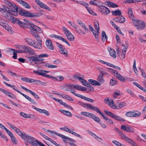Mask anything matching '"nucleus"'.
I'll return each instance as SVG.
<instances>
[{"instance_id": "obj_41", "label": "nucleus", "mask_w": 146, "mask_h": 146, "mask_svg": "<svg viewBox=\"0 0 146 146\" xmlns=\"http://www.w3.org/2000/svg\"><path fill=\"white\" fill-rule=\"evenodd\" d=\"M143 1V0H127L125 1V2L129 3H137L141 1Z\"/></svg>"}, {"instance_id": "obj_45", "label": "nucleus", "mask_w": 146, "mask_h": 146, "mask_svg": "<svg viewBox=\"0 0 146 146\" xmlns=\"http://www.w3.org/2000/svg\"><path fill=\"white\" fill-rule=\"evenodd\" d=\"M3 83L5 84L6 86H9V87H10L11 88H13V89L16 91H17V92H19H19H19V91H18L17 89L16 88H15V86H12L10 84H9L8 83H7L6 82H3Z\"/></svg>"}, {"instance_id": "obj_7", "label": "nucleus", "mask_w": 146, "mask_h": 146, "mask_svg": "<svg viewBox=\"0 0 146 146\" xmlns=\"http://www.w3.org/2000/svg\"><path fill=\"white\" fill-rule=\"evenodd\" d=\"M10 0H3L4 3L10 7L11 10L18 12V7L15 4L11 3Z\"/></svg>"}, {"instance_id": "obj_17", "label": "nucleus", "mask_w": 146, "mask_h": 146, "mask_svg": "<svg viewBox=\"0 0 146 146\" xmlns=\"http://www.w3.org/2000/svg\"><path fill=\"white\" fill-rule=\"evenodd\" d=\"M0 91L3 92L7 96L11 98H13V96H14V95L11 92H9L8 91L2 88H0Z\"/></svg>"}, {"instance_id": "obj_2", "label": "nucleus", "mask_w": 146, "mask_h": 146, "mask_svg": "<svg viewBox=\"0 0 146 146\" xmlns=\"http://www.w3.org/2000/svg\"><path fill=\"white\" fill-rule=\"evenodd\" d=\"M23 139L26 140L31 144L33 145L38 146L39 143L40 142L36 140L33 137L24 133V135L22 137Z\"/></svg>"}, {"instance_id": "obj_15", "label": "nucleus", "mask_w": 146, "mask_h": 146, "mask_svg": "<svg viewBox=\"0 0 146 146\" xmlns=\"http://www.w3.org/2000/svg\"><path fill=\"white\" fill-rule=\"evenodd\" d=\"M45 44L47 48L51 50H53L54 49V47L52 44L51 41L49 39L46 40Z\"/></svg>"}, {"instance_id": "obj_19", "label": "nucleus", "mask_w": 146, "mask_h": 146, "mask_svg": "<svg viewBox=\"0 0 146 146\" xmlns=\"http://www.w3.org/2000/svg\"><path fill=\"white\" fill-rule=\"evenodd\" d=\"M25 40L28 44L34 47V46L35 45V42L33 40L29 38H26L25 39Z\"/></svg>"}, {"instance_id": "obj_4", "label": "nucleus", "mask_w": 146, "mask_h": 146, "mask_svg": "<svg viewBox=\"0 0 146 146\" xmlns=\"http://www.w3.org/2000/svg\"><path fill=\"white\" fill-rule=\"evenodd\" d=\"M29 28L31 32L32 35L34 36L38 34V33H41L42 32L40 28L38 27L35 25L32 22L30 24Z\"/></svg>"}, {"instance_id": "obj_55", "label": "nucleus", "mask_w": 146, "mask_h": 146, "mask_svg": "<svg viewBox=\"0 0 146 146\" xmlns=\"http://www.w3.org/2000/svg\"><path fill=\"white\" fill-rule=\"evenodd\" d=\"M3 27H4L5 29L7 30L9 32L10 31H11V28L9 26L7 25H5V24L3 25Z\"/></svg>"}, {"instance_id": "obj_42", "label": "nucleus", "mask_w": 146, "mask_h": 146, "mask_svg": "<svg viewBox=\"0 0 146 146\" xmlns=\"http://www.w3.org/2000/svg\"><path fill=\"white\" fill-rule=\"evenodd\" d=\"M141 113L138 111H133V117H138L141 115Z\"/></svg>"}, {"instance_id": "obj_11", "label": "nucleus", "mask_w": 146, "mask_h": 146, "mask_svg": "<svg viewBox=\"0 0 146 146\" xmlns=\"http://www.w3.org/2000/svg\"><path fill=\"white\" fill-rule=\"evenodd\" d=\"M34 36H35L36 40L38 41V42L37 44L35 42V45L34 46V47L39 49H41L42 47V41L40 40L39 35L38 34Z\"/></svg>"}, {"instance_id": "obj_22", "label": "nucleus", "mask_w": 146, "mask_h": 146, "mask_svg": "<svg viewBox=\"0 0 146 146\" xmlns=\"http://www.w3.org/2000/svg\"><path fill=\"white\" fill-rule=\"evenodd\" d=\"M91 110L96 111L97 113L100 114L101 116L103 115V113L99 111V108L90 105V107Z\"/></svg>"}, {"instance_id": "obj_33", "label": "nucleus", "mask_w": 146, "mask_h": 146, "mask_svg": "<svg viewBox=\"0 0 146 146\" xmlns=\"http://www.w3.org/2000/svg\"><path fill=\"white\" fill-rule=\"evenodd\" d=\"M128 14L129 17L130 18L132 19L133 18V15L131 8H129L128 9Z\"/></svg>"}, {"instance_id": "obj_48", "label": "nucleus", "mask_w": 146, "mask_h": 146, "mask_svg": "<svg viewBox=\"0 0 146 146\" xmlns=\"http://www.w3.org/2000/svg\"><path fill=\"white\" fill-rule=\"evenodd\" d=\"M94 28L96 31H99V26L98 22L97 21H96L94 23Z\"/></svg>"}, {"instance_id": "obj_14", "label": "nucleus", "mask_w": 146, "mask_h": 146, "mask_svg": "<svg viewBox=\"0 0 146 146\" xmlns=\"http://www.w3.org/2000/svg\"><path fill=\"white\" fill-rule=\"evenodd\" d=\"M35 1L37 3V4L41 7L46 9L49 11L51 10V9L47 6V5L44 4L42 2L39 1V0H35Z\"/></svg>"}, {"instance_id": "obj_29", "label": "nucleus", "mask_w": 146, "mask_h": 146, "mask_svg": "<svg viewBox=\"0 0 146 146\" xmlns=\"http://www.w3.org/2000/svg\"><path fill=\"white\" fill-rule=\"evenodd\" d=\"M63 29L67 37L72 35L66 27H63Z\"/></svg>"}, {"instance_id": "obj_27", "label": "nucleus", "mask_w": 146, "mask_h": 146, "mask_svg": "<svg viewBox=\"0 0 146 146\" xmlns=\"http://www.w3.org/2000/svg\"><path fill=\"white\" fill-rule=\"evenodd\" d=\"M29 60L31 62H36L40 61V60L36 56H32L29 58Z\"/></svg>"}, {"instance_id": "obj_59", "label": "nucleus", "mask_w": 146, "mask_h": 146, "mask_svg": "<svg viewBox=\"0 0 146 146\" xmlns=\"http://www.w3.org/2000/svg\"><path fill=\"white\" fill-rule=\"evenodd\" d=\"M60 129L62 130L68 132H69L70 130L67 128V127L65 126L64 127L60 128Z\"/></svg>"}, {"instance_id": "obj_40", "label": "nucleus", "mask_w": 146, "mask_h": 146, "mask_svg": "<svg viewBox=\"0 0 146 146\" xmlns=\"http://www.w3.org/2000/svg\"><path fill=\"white\" fill-rule=\"evenodd\" d=\"M126 105L124 102H119L117 104V106L119 109L121 108L124 107Z\"/></svg>"}, {"instance_id": "obj_35", "label": "nucleus", "mask_w": 146, "mask_h": 146, "mask_svg": "<svg viewBox=\"0 0 146 146\" xmlns=\"http://www.w3.org/2000/svg\"><path fill=\"white\" fill-rule=\"evenodd\" d=\"M102 40L104 42L106 41L108 38V36L106 35L105 32L104 31H102Z\"/></svg>"}, {"instance_id": "obj_43", "label": "nucleus", "mask_w": 146, "mask_h": 146, "mask_svg": "<svg viewBox=\"0 0 146 146\" xmlns=\"http://www.w3.org/2000/svg\"><path fill=\"white\" fill-rule=\"evenodd\" d=\"M81 114L85 116L90 117L92 113L86 111H81L80 113Z\"/></svg>"}, {"instance_id": "obj_28", "label": "nucleus", "mask_w": 146, "mask_h": 146, "mask_svg": "<svg viewBox=\"0 0 146 146\" xmlns=\"http://www.w3.org/2000/svg\"><path fill=\"white\" fill-rule=\"evenodd\" d=\"M24 48H25V50H23L25 51L24 53L27 52L31 54H33V50L30 47L25 46V47Z\"/></svg>"}, {"instance_id": "obj_5", "label": "nucleus", "mask_w": 146, "mask_h": 146, "mask_svg": "<svg viewBox=\"0 0 146 146\" xmlns=\"http://www.w3.org/2000/svg\"><path fill=\"white\" fill-rule=\"evenodd\" d=\"M104 113L107 115L111 117L114 119L115 120L118 121L124 122L125 120L123 118L121 117L119 115H115L113 113L105 110L104 111Z\"/></svg>"}, {"instance_id": "obj_6", "label": "nucleus", "mask_w": 146, "mask_h": 146, "mask_svg": "<svg viewBox=\"0 0 146 146\" xmlns=\"http://www.w3.org/2000/svg\"><path fill=\"white\" fill-rule=\"evenodd\" d=\"M19 13L22 15L27 17L35 18L38 17V15L36 13H31L23 9L20 10Z\"/></svg>"}, {"instance_id": "obj_31", "label": "nucleus", "mask_w": 146, "mask_h": 146, "mask_svg": "<svg viewBox=\"0 0 146 146\" xmlns=\"http://www.w3.org/2000/svg\"><path fill=\"white\" fill-rule=\"evenodd\" d=\"M114 75L119 80L123 82L125 81V79L119 73L117 72V73L115 74Z\"/></svg>"}, {"instance_id": "obj_25", "label": "nucleus", "mask_w": 146, "mask_h": 146, "mask_svg": "<svg viewBox=\"0 0 146 146\" xmlns=\"http://www.w3.org/2000/svg\"><path fill=\"white\" fill-rule=\"evenodd\" d=\"M90 118L93 119L95 121L98 123H99L101 120L100 118L96 116L95 115L92 113Z\"/></svg>"}, {"instance_id": "obj_21", "label": "nucleus", "mask_w": 146, "mask_h": 146, "mask_svg": "<svg viewBox=\"0 0 146 146\" xmlns=\"http://www.w3.org/2000/svg\"><path fill=\"white\" fill-rule=\"evenodd\" d=\"M113 20L115 22L122 23L125 21V18L122 16H119L114 19Z\"/></svg>"}, {"instance_id": "obj_53", "label": "nucleus", "mask_w": 146, "mask_h": 146, "mask_svg": "<svg viewBox=\"0 0 146 146\" xmlns=\"http://www.w3.org/2000/svg\"><path fill=\"white\" fill-rule=\"evenodd\" d=\"M16 133L18 134L22 138V137L24 135V133H23L22 131L19 129H17L15 131Z\"/></svg>"}, {"instance_id": "obj_44", "label": "nucleus", "mask_w": 146, "mask_h": 146, "mask_svg": "<svg viewBox=\"0 0 146 146\" xmlns=\"http://www.w3.org/2000/svg\"><path fill=\"white\" fill-rule=\"evenodd\" d=\"M105 102L106 103L108 104L109 105L111 104H113L114 103V102L112 100H109L108 98H107L106 99L104 100Z\"/></svg>"}, {"instance_id": "obj_49", "label": "nucleus", "mask_w": 146, "mask_h": 146, "mask_svg": "<svg viewBox=\"0 0 146 146\" xmlns=\"http://www.w3.org/2000/svg\"><path fill=\"white\" fill-rule=\"evenodd\" d=\"M12 141L13 142V144H17V140L15 137H14L13 135L10 137Z\"/></svg>"}, {"instance_id": "obj_24", "label": "nucleus", "mask_w": 146, "mask_h": 146, "mask_svg": "<svg viewBox=\"0 0 146 146\" xmlns=\"http://www.w3.org/2000/svg\"><path fill=\"white\" fill-rule=\"evenodd\" d=\"M88 82L90 84L93 85L100 86L101 85L100 83L98 82V81L93 79H89L88 80Z\"/></svg>"}, {"instance_id": "obj_62", "label": "nucleus", "mask_w": 146, "mask_h": 146, "mask_svg": "<svg viewBox=\"0 0 146 146\" xmlns=\"http://www.w3.org/2000/svg\"><path fill=\"white\" fill-rule=\"evenodd\" d=\"M109 71L112 74H113L114 75L115 74L117 73V71L116 70L111 69V68H109Z\"/></svg>"}, {"instance_id": "obj_57", "label": "nucleus", "mask_w": 146, "mask_h": 146, "mask_svg": "<svg viewBox=\"0 0 146 146\" xmlns=\"http://www.w3.org/2000/svg\"><path fill=\"white\" fill-rule=\"evenodd\" d=\"M126 91L130 95H131L133 97L135 96V94L132 92L131 90L129 89H127L126 90Z\"/></svg>"}, {"instance_id": "obj_54", "label": "nucleus", "mask_w": 146, "mask_h": 146, "mask_svg": "<svg viewBox=\"0 0 146 146\" xmlns=\"http://www.w3.org/2000/svg\"><path fill=\"white\" fill-rule=\"evenodd\" d=\"M29 92V93H31L36 99H38L39 98V97L37 95L35 94L34 92L31 91V90H30Z\"/></svg>"}, {"instance_id": "obj_18", "label": "nucleus", "mask_w": 146, "mask_h": 146, "mask_svg": "<svg viewBox=\"0 0 146 146\" xmlns=\"http://www.w3.org/2000/svg\"><path fill=\"white\" fill-rule=\"evenodd\" d=\"M72 88H74L78 90L83 91H85L87 90L86 87H82L77 84L74 85L72 84Z\"/></svg>"}, {"instance_id": "obj_38", "label": "nucleus", "mask_w": 146, "mask_h": 146, "mask_svg": "<svg viewBox=\"0 0 146 146\" xmlns=\"http://www.w3.org/2000/svg\"><path fill=\"white\" fill-rule=\"evenodd\" d=\"M9 20L14 23H16L18 24V21H19V19L15 18L13 16H11L9 19Z\"/></svg>"}, {"instance_id": "obj_23", "label": "nucleus", "mask_w": 146, "mask_h": 146, "mask_svg": "<svg viewBox=\"0 0 146 146\" xmlns=\"http://www.w3.org/2000/svg\"><path fill=\"white\" fill-rule=\"evenodd\" d=\"M110 55L112 57L115 58L116 57V52L115 50L111 48L108 49Z\"/></svg>"}, {"instance_id": "obj_30", "label": "nucleus", "mask_w": 146, "mask_h": 146, "mask_svg": "<svg viewBox=\"0 0 146 146\" xmlns=\"http://www.w3.org/2000/svg\"><path fill=\"white\" fill-rule=\"evenodd\" d=\"M72 84H68L64 86L63 87V89L65 91H70L71 89L72 88Z\"/></svg>"}, {"instance_id": "obj_64", "label": "nucleus", "mask_w": 146, "mask_h": 146, "mask_svg": "<svg viewBox=\"0 0 146 146\" xmlns=\"http://www.w3.org/2000/svg\"><path fill=\"white\" fill-rule=\"evenodd\" d=\"M116 82H117L115 80L112 79L110 80V83L111 86H113L116 84Z\"/></svg>"}, {"instance_id": "obj_46", "label": "nucleus", "mask_w": 146, "mask_h": 146, "mask_svg": "<svg viewBox=\"0 0 146 146\" xmlns=\"http://www.w3.org/2000/svg\"><path fill=\"white\" fill-rule=\"evenodd\" d=\"M102 75H100L98 77L97 80L100 83H102L104 82V80L103 78Z\"/></svg>"}, {"instance_id": "obj_32", "label": "nucleus", "mask_w": 146, "mask_h": 146, "mask_svg": "<svg viewBox=\"0 0 146 146\" xmlns=\"http://www.w3.org/2000/svg\"><path fill=\"white\" fill-rule=\"evenodd\" d=\"M112 15L114 16L119 15H121V12L119 9H116L115 11H112Z\"/></svg>"}, {"instance_id": "obj_56", "label": "nucleus", "mask_w": 146, "mask_h": 146, "mask_svg": "<svg viewBox=\"0 0 146 146\" xmlns=\"http://www.w3.org/2000/svg\"><path fill=\"white\" fill-rule=\"evenodd\" d=\"M79 4L84 6L86 8L88 6H89V4L86 3V2L83 1H80L79 2Z\"/></svg>"}, {"instance_id": "obj_34", "label": "nucleus", "mask_w": 146, "mask_h": 146, "mask_svg": "<svg viewBox=\"0 0 146 146\" xmlns=\"http://www.w3.org/2000/svg\"><path fill=\"white\" fill-rule=\"evenodd\" d=\"M93 33L94 35L95 36V38H96V40L98 41L99 40V39L98 38V34L99 33V31H96L94 30H93L92 31H91Z\"/></svg>"}, {"instance_id": "obj_47", "label": "nucleus", "mask_w": 146, "mask_h": 146, "mask_svg": "<svg viewBox=\"0 0 146 146\" xmlns=\"http://www.w3.org/2000/svg\"><path fill=\"white\" fill-rule=\"evenodd\" d=\"M119 135L121 137L122 139L124 140L125 141L126 139L128 137L125 135L122 131L120 133Z\"/></svg>"}, {"instance_id": "obj_10", "label": "nucleus", "mask_w": 146, "mask_h": 146, "mask_svg": "<svg viewBox=\"0 0 146 146\" xmlns=\"http://www.w3.org/2000/svg\"><path fill=\"white\" fill-rule=\"evenodd\" d=\"M98 11L105 15H108L110 13V10L107 7L104 6H99Z\"/></svg>"}, {"instance_id": "obj_50", "label": "nucleus", "mask_w": 146, "mask_h": 146, "mask_svg": "<svg viewBox=\"0 0 146 146\" xmlns=\"http://www.w3.org/2000/svg\"><path fill=\"white\" fill-rule=\"evenodd\" d=\"M133 111H129L127 112L125 115L126 116L128 117H133Z\"/></svg>"}, {"instance_id": "obj_1", "label": "nucleus", "mask_w": 146, "mask_h": 146, "mask_svg": "<svg viewBox=\"0 0 146 146\" xmlns=\"http://www.w3.org/2000/svg\"><path fill=\"white\" fill-rule=\"evenodd\" d=\"M3 8H0V12L3 16L5 17H8L10 15L14 16H17V12L13 11V10H10L5 5H2Z\"/></svg>"}, {"instance_id": "obj_58", "label": "nucleus", "mask_w": 146, "mask_h": 146, "mask_svg": "<svg viewBox=\"0 0 146 146\" xmlns=\"http://www.w3.org/2000/svg\"><path fill=\"white\" fill-rule=\"evenodd\" d=\"M114 27L117 30L119 33L122 35H123V34L121 32L120 28L119 27L117 26V25H115V26H114Z\"/></svg>"}, {"instance_id": "obj_26", "label": "nucleus", "mask_w": 146, "mask_h": 146, "mask_svg": "<svg viewBox=\"0 0 146 146\" xmlns=\"http://www.w3.org/2000/svg\"><path fill=\"white\" fill-rule=\"evenodd\" d=\"M63 98H65L67 100L70 101H74L73 99L71 97L66 94H60V95Z\"/></svg>"}, {"instance_id": "obj_37", "label": "nucleus", "mask_w": 146, "mask_h": 146, "mask_svg": "<svg viewBox=\"0 0 146 146\" xmlns=\"http://www.w3.org/2000/svg\"><path fill=\"white\" fill-rule=\"evenodd\" d=\"M114 94L113 95V98L115 99H116L117 98V96H118L120 95L121 94L120 92L118 90H115L114 91Z\"/></svg>"}, {"instance_id": "obj_60", "label": "nucleus", "mask_w": 146, "mask_h": 146, "mask_svg": "<svg viewBox=\"0 0 146 146\" xmlns=\"http://www.w3.org/2000/svg\"><path fill=\"white\" fill-rule=\"evenodd\" d=\"M8 125L11 127L12 129H13V130H14L15 131H16V130L17 129V128L14 126L12 124L10 123H8Z\"/></svg>"}, {"instance_id": "obj_51", "label": "nucleus", "mask_w": 146, "mask_h": 146, "mask_svg": "<svg viewBox=\"0 0 146 146\" xmlns=\"http://www.w3.org/2000/svg\"><path fill=\"white\" fill-rule=\"evenodd\" d=\"M86 8L90 13L93 15H97V14L94 13L93 10L90 8L87 7Z\"/></svg>"}, {"instance_id": "obj_52", "label": "nucleus", "mask_w": 146, "mask_h": 146, "mask_svg": "<svg viewBox=\"0 0 146 146\" xmlns=\"http://www.w3.org/2000/svg\"><path fill=\"white\" fill-rule=\"evenodd\" d=\"M20 115L23 117L27 118H29L30 117V116L29 115H27L26 114L22 112L20 113Z\"/></svg>"}, {"instance_id": "obj_61", "label": "nucleus", "mask_w": 146, "mask_h": 146, "mask_svg": "<svg viewBox=\"0 0 146 146\" xmlns=\"http://www.w3.org/2000/svg\"><path fill=\"white\" fill-rule=\"evenodd\" d=\"M83 99L91 102L93 103L94 102V100L92 99H91L89 98H87L85 96L83 97Z\"/></svg>"}, {"instance_id": "obj_36", "label": "nucleus", "mask_w": 146, "mask_h": 146, "mask_svg": "<svg viewBox=\"0 0 146 146\" xmlns=\"http://www.w3.org/2000/svg\"><path fill=\"white\" fill-rule=\"evenodd\" d=\"M89 3L91 5L98 6V7H99V6H100L99 5L100 4V1L97 0L91 1Z\"/></svg>"}, {"instance_id": "obj_9", "label": "nucleus", "mask_w": 146, "mask_h": 146, "mask_svg": "<svg viewBox=\"0 0 146 146\" xmlns=\"http://www.w3.org/2000/svg\"><path fill=\"white\" fill-rule=\"evenodd\" d=\"M25 22H23L19 20L18 21V24L21 27L23 28H27L29 26H30V24L31 22L29 20H27L25 19H24Z\"/></svg>"}, {"instance_id": "obj_3", "label": "nucleus", "mask_w": 146, "mask_h": 146, "mask_svg": "<svg viewBox=\"0 0 146 146\" xmlns=\"http://www.w3.org/2000/svg\"><path fill=\"white\" fill-rule=\"evenodd\" d=\"M132 22L133 25L138 30L144 29L146 26L145 22L138 19H133L132 20Z\"/></svg>"}, {"instance_id": "obj_12", "label": "nucleus", "mask_w": 146, "mask_h": 146, "mask_svg": "<svg viewBox=\"0 0 146 146\" xmlns=\"http://www.w3.org/2000/svg\"><path fill=\"white\" fill-rule=\"evenodd\" d=\"M48 131L50 132L51 133L54 134L60 137L64 141H65V139H66L69 140L71 141H73V139H72L68 137L63 135L57 133L55 131H51L49 130H48Z\"/></svg>"}, {"instance_id": "obj_16", "label": "nucleus", "mask_w": 146, "mask_h": 146, "mask_svg": "<svg viewBox=\"0 0 146 146\" xmlns=\"http://www.w3.org/2000/svg\"><path fill=\"white\" fill-rule=\"evenodd\" d=\"M20 4L25 8L30 9L31 8L30 5L27 3L25 2L22 0H16Z\"/></svg>"}, {"instance_id": "obj_8", "label": "nucleus", "mask_w": 146, "mask_h": 146, "mask_svg": "<svg viewBox=\"0 0 146 146\" xmlns=\"http://www.w3.org/2000/svg\"><path fill=\"white\" fill-rule=\"evenodd\" d=\"M56 46L58 47L60 50V53L61 54H63L65 56H68V51L66 49L63 47L62 44L56 42Z\"/></svg>"}, {"instance_id": "obj_39", "label": "nucleus", "mask_w": 146, "mask_h": 146, "mask_svg": "<svg viewBox=\"0 0 146 146\" xmlns=\"http://www.w3.org/2000/svg\"><path fill=\"white\" fill-rule=\"evenodd\" d=\"M102 116L104 119L107 121V122L108 124H113V122L112 119H109L107 117L105 116L104 114Z\"/></svg>"}, {"instance_id": "obj_13", "label": "nucleus", "mask_w": 146, "mask_h": 146, "mask_svg": "<svg viewBox=\"0 0 146 146\" xmlns=\"http://www.w3.org/2000/svg\"><path fill=\"white\" fill-rule=\"evenodd\" d=\"M121 129L127 132L133 133L134 132V129L129 126H126L124 125H122L121 126Z\"/></svg>"}, {"instance_id": "obj_63", "label": "nucleus", "mask_w": 146, "mask_h": 146, "mask_svg": "<svg viewBox=\"0 0 146 146\" xmlns=\"http://www.w3.org/2000/svg\"><path fill=\"white\" fill-rule=\"evenodd\" d=\"M81 27H82V28H83L84 29L86 32L87 33L88 32L89 30L88 29V28H87V27H86V26L85 24H83L81 26Z\"/></svg>"}, {"instance_id": "obj_20", "label": "nucleus", "mask_w": 146, "mask_h": 146, "mask_svg": "<svg viewBox=\"0 0 146 146\" xmlns=\"http://www.w3.org/2000/svg\"><path fill=\"white\" fill-rule=\"evenodd\" d=\"M35 109L38 112L41 113H44L46 114V115L48 116L49 115V112L47 110H44V109H42L39 108H37L35 107L34 106V107L33 108Z\"/></svg>"}]
</instances>
